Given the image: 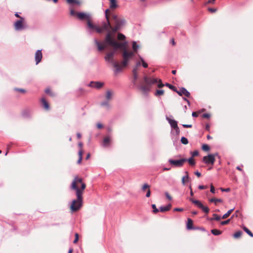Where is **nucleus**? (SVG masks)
<instances>
[{
	"label": "nucleus",
	"instance_id": "obj_1",
	"mask_svg": "<svg viewBox=\"0 0 253 253\" xmlns=\"http://www.w3.org/2000/svg\"><path fill=\"white\" fill-rule=\"evenodd\" d=\"M95 43L97 46L98 49L102 51L105 48H107L109 46L113 48V50L108 52L109 54L114 56L116 50L118 49H121L122 50L123 61L122 62V67H126L129 60L134 56V53L131 51H128L126 49V42L120 43L116 41L114 36L109 32L106 35L104 41L100 42L97 41H95Z\"/></svg>",
	"mask_w": 253,
	"mask_h": 253
},
{
	"label": "nucleus",
	"instance_id": "obj_2",
	"mask_svg": "<svg viewBox=\"0 0 253 253\" xmlns=\"http://www.w3.org/2000/svg\"><path fill=\"white\" fill-rule=\"evenodd\" d=\"M105 17L107 22H104L101 27H95V30L98 33L104 31L108 33L110 32L114 36V33L120 30L124 20L119 18L117 15L111 13L109 9L105 10Z\"/></svg>",
	"mask_w": 253,
	"mask_h": 253
},
{
	"label": "nucleus",
	"instance_id": "obj_3",
	"mask_svg": "<svg viewBox=\"0 0 253 253\" xmlns=\"http://www.w3.org/2000/svg\"><path fill=\"white\" fill-rule=\"evenodd\" d=\"M157 82H159L158 84L159 88H162L165 85V84L162 83V81L160 79L158 80L157 78L144 76L143 81L140 84L139 88L143 94L147 95L151 91L152 85Z\"/></svg>",
	"mask_w": 253,
	"mask_h": 253
},
{
	"label": "nucleus",
	"instance_id": "obj_4",
	"mask_svg": "<svg viewBox=\"0 0 253 253\" xmlns=\"http://www.w3.org/2000/svg\"><path fill=\"white\" fill-rule=\"evenodd\" d=\"M72 188L75 189L77 199L73 200L70 206V210L71 212H75L79 211L82 206L83 198V195L85 189V185L83 184L81 190L77 188L75 182L73 183Z\"/></svg>",
	"mask_w": 253,
	"mask_h": 253
},
{
	"label": "nucleus",
	"instance_id": "obj_5",
	"mask_svg": "<svg viewBox=\"0 0 253 253\" xmlns=\"http://www.w3.org/2000/svg\"><path fill=\"white\" fill-rule=\"evenodd\" d=\"M77 16L78 18L81 20H86L87 21V25L88 27L91 29H95V27H98L97 26H95L93 25L90 20V16L88 14L83 13V12H78L77 13Z\"/></svg>",
	"mask_w": 253,
	"mask_h": 253
},
{
	"label": "nucleus",
	"instance_id": "obj_6",
	"mask_svg": "<svg viewBox=\"0 0 253 253\" xmlns=\"http://www.w3.org/2000/svg\"><path fill=\"white\" fill-rule=\"evenodd\" d=\"M105 59L106 61H109L111 63H112L114 67L116 69L117 71H119L122 69L123 67L122 64L120 65L118 62H115L113 60V57L111 56V55L109 54V53H107L105 57Z\"/></svg>",
	"mask_w": 253,
	"mask_h": 253
},
{
	"label": "nucleus",
	"instance_id": "obj_7",
	"mask_svg": "<svg viewBox=\"0 0 253 253\" xmlns=\"http://www.w3.org/2000/svg\"><path fill=\"white\" fill-rule=\"evenodd\" d=\"M75 182L76 187L77 189L81 190L82 188V185L84 184L85 185V188H86V184L83 182V180L81 177L79 176H75L72 182L71 185V188L75 191V189L72 188L73 183Z\"/></svg>",
	"mask_w": 253,
	"mask_h": 253
},
{
	"label": "nucleus",
	"instance_id": "obj_8",
	"mask_svg": "<svg viewBox=\"0 0 253 253\" xmlns=\"http://www.w3.org/2000/svg\"><path fill=\"white\" fill-rule=\"evenodd\" d=\"M190 201H191L193 204L196 205L199 208L203 210L204 212L206 213H208L210 209L208 207L204 206L200 201L194 200L192 198H190Z\"/></svg>",
	"mask_w": 253,
	"mask_h": 253
},
{
	"label": "nucleus",
	"instance_id": "obj_9",
	"mask_svg": "<svg viewBox=\"0 0 253 253\" xmlns=\"http://www.w3.org/2000/svg\"><path fill=\"white\" fill-rule=\"evenodd\" d=\"M169 163L175 167H181L183 166L184 163L187 162V159L183 158L178 160H173L169 159Z\"/></svg>",
	"mask_w": 253,
	"mask_h": 253
},
{
	"label": "nucleus",
	"instance_id": "obj_10",
	"mask_svg": "<svg viewBox=\"0 0 253 253\" xmlns=\"http://www.w3.org/2000/svg\"><path fill=\"white\" fill-rule=\"evenodd\" d=\"M215 161V157L214 155L209 154L208 156L204 157L203 161L206 164L213 165Z\"/></svg>",
	"mask_w": 253,
	"mask_h": 253
},
{
	"label": "nucleus",
	"instance_id": "obj_11",
	"mask_svg": "<svg viewBox=\"0 0 253 253\" xmlns=\"http://www.w3.org/2000/svg\"><path fill=\"white\" fill-rule=\"evenodd\" d=\"M24 19L23 18H21V19L16 21L14 24L15 29L17 31H19L24 29Z\"/></svg>",
	"mask_w": 253,
	"mask_h": 253
},
{
	"label": "nucleus",
	"instance_id": "obj_12",
	"mask_svg": "<svg viewBox=\"0 0 253 253\" xmlns=\"http://www.w3.org/2000/svg\"><path fill=\"white\" fill-rule=\"evenodd\" d=\"M167 120L168 121L171 127L173 128L175 130L177 134H179L180 131L177 126V122L174 120L168 118H167Z\"/></svg>",
	"mask_w": 253,
	"mask_h": 253
},
{
	"label": "nucleus",
	"instance_id": "obj_13",
	"mask_svg": "<svg viewBox=\"0 0 253 253\" xmlns=\"http://www.w3.org/2000/svg\"><path fill=\"white\" fill-rule=\"evenodd\" d=\"M176 92L180 96H182L183 95H185V96L188 97L190 95V93L189 92H188L185 88L182 87L179 90H177L176 91Z\"/></svg>",
	"mask_w": 253,
	"mask_h": 253
},
{
	"label": "nucleus",
	"instance_id": "obj_14",
	"mask_svg": "<svg viewBox=\"0 0 253 253\" xmlns=\"http://www.w3.org/2000/svg\"><path fill=\"white\" fill-rule=\"evenodd\" d=\"M42 57V55L41 50H38L36 51L35 54V60L36 62V64L39 63Z\"/></svg>",
	"mask_w": 253,
	"mask_h": 253
},
{
	"label": "nucleus",
	"instance_id": "obj_15",
	"mask_svg": "<svg viewBox=\"0 0 253 253\" xmlns=\"http://www.w3.org/2000/svg\"><path fill=\"white\" fill-rule=\"evenodd\" d=\"M103 85V83L98 82H91L89 86L95 88H100Z\"/></svg>",
	"mask_w": 253,
	"mask_h": 253
},
{
	"label": "nucleus",
	"instance_id": "obj_16",
	"mask_svg": "<svg viewBox=\"0 0 253 253\" xmlns=\"http://www.w3.org/2000/svg\"><path fill=\"white\" fill-rule=\"evenodd\" d=\"M185 174L186 175L182 178V183L183 185H185L186 183L188 182L190 179L188 175V172L186 171Z\"/></svg>",
	"mask_w": 253,
	"mask_h": 253
},
{
	"label": "nucleus",
	"instance_id": "obj_17",
	"mask_svg": "<svg viewBox=\"0 0 253 253\" xmlns=\"http://www.w3.org/2000/svg\"><path fill=\"white\" fill-rule=\"evenodd\" d=\"M110 1V8L111 9H115L118 7L116 0H109Z\"/></svg>",
	"mask_w": 253,
	"mask_h": 253
},
{
	"label": "nucleus",
	"instance_id": "obj_18",
	"mask_svg": "<svg viewBox=\"0 0 253 253\" xmlns=\"http://www.w3.org/2000/svg\"><path fill=\"white\" fill-rule=\"evenodd\" d=\"M41 102H42V103L43 107L44 108V109L45 110H48L49 109V105L48 102L46 101V100L44 98H42L41 99Z\"/></svg>",
	"mask_w": 253,
	"mask_h": 253
},
{
	"label": "nucleus",
	"instance_id": "obj_19",
	"mask_svg": "<svg viewBox=\"0 0 253 253\" xmlns=\"http://www.w3.org/2000/svg\"><path fill=\"white\" fill-rule=\"evenodd\" d=\"M171 208V205L169 204L166 207H161L160 209V211L164 212L167 211H169Z\"/></svg>",
	"mask_w": 253,
	"mask_h": 253
},
{
	"label": "nucleus",
	"instance_id": "obj_20",
	"mask_svg": "<svg viewBox=\"0 0 253 253\" xmlns=\"http://www.w3.org/2000/svg\"><path fill=\"white\" fill-rule=\"evenodd\" d=\"M187 228L188 229H193V220L191 218L187 219Z\"/></svg>",
	"mask_w": 253,
	"mask_h": 253
},
{
	"label": "nucleus",
	"instance_id": "obj_21",
	"mask_svg": "<svg viewBox=\"0 0 253 253\" xmlns=\"http://www.w3.org/2000/svg\"><path fill=\"white\" fill-rule=\"evenodd\" d=\"M211 203H214L215 205H217V203H222L223 200L221 199L211 198L210 200Z\"/></svg>",
	"mask_w": 253,
	"mask_h": 253
},
{
	"label": "nucleus",
	"instance_id": "obj_22",
	"mask_svg": "<svg viewBox=\"0 0 253 253\" xmlns=\"http://www.w3.org/2000/svg\"><path fill=\"white\" fill-rule=\"evenodd\" d=\"M110 141V139L109 136L105 137L103 141V145L105 146H107L109 145Z\"/></svg>",
	"mask_w": 253,
	"mask_h": 253
},
{
	"label": "nucleus",
	"instance_id": "obj_23",
	"mask_svg": "<svg viewBox=\"0 0 253 253\" xmlns=\"http://www.w3.org/2000/svg\"><path fill=\"white\" fill-rule=\"evenodd\" d=\"M45 92L51 97H54L55 96V93L52 91L50 88L46 89Z\"/></svg>",
	"mask_w": 253,
	"mask_h": 253
},
{
	"label": "nucleus",
	"instance_id": "obj_24",
	"mask_svg": "<svg viewBox=\"0 0 253 253\" xmlns=\"http://www.w3.org/2000/svg\"><path fill=\"white\" fill-rule=\"evenodd\" d=\"M233 210H234L233 209H231V210H229L225 214H224L222 216V218L226 219L227 217H228L229 216V215L231 214V213L232 212Z\"/></svg>",
	"mask_w": 253,
	"mask_h": 253
},
{
	"label": "nucleus",
	"instance_id": "obj_25",
	"mask_svg": "<svg viewBox=\"0 0 253 253\" xmlns=\"http://www.w3.org/2000/svg\"><path fill=\"white\" fill-rule=\"evenodd\" d=\"M67 2L69 4H75L80 5L81 2L79 0H66Z\"/></svg>",
	"mask_w": 253,
	"mask_h": 253
},
{
	"label": "nucleus",
	"instance_id": "obj_26",
	"mask_svg": "<svg viewBox=\"0 0 253 253\" xmlns=\"http://www.w3.org/2000/svg\"><path fill=\"white\" fill-rule=\"evenodd\" d=\"M138 48V45H137L136 42H132V49L133 50V51H132L134 54L135 53L137 52V50Z\"/></svg>",
	"mask_w": 253,
	"mask_h": 253
},
{
	"label": "nucleus",
	"instance_id": "obj_27",
	"mask_svg": "<svg viewBox=\"0 0 253 253\" xmlns=\"http://www.w3.org/2000/svg\"><path fill=\"white\" fill-rule=\"evenodd\" d=\"M243 230L251 237H253V233L246 226L243 227Z\"/></svg>",
	"mask_w": 253,
	"mask_h": 253
},
{
	"label": "nucleus",
	"instance_id": "obj_28",
	"mask_svg": "<svg viewBox=\"0 0 253 253\" xmlns=\"http://www.w3.org/2000/svg\"><path fill=\"white\" fill-rule=\"evenodd\" d=\"M164 91L163 90L158 89L155 93V95L156 96H160L164 95Z\"/></svg>",
	"mask_w": 253,
	"mask_h": 253
},
{
	"label": "nucleus",
	"instance_id": "obj_29",
	"mask_svg": "<svg viewBox=\"0 0 253 253\" xmlns=\"http://www.w3.org/2000/svg\"><path fill=\"white\" fill-rule=\"evenodd\" d=\"M211 232L214 235H219L221 234L222 231L218 229H214L211 230Z\"/></svg>",
	"mask_w": 253,
	"mask_h": 253
},
{
	"label": "nucleus",
	"instance_id": "obj_30",
	"mask_svg": "<svg viewBox=\"0 0 253 253\" xmlns=\"http://www.w3.org/2000/svg\"><path fill=\"white\" fill-rule=\"evenodd\" d=\"M113 94L111 90H107L106 92V97L107 100H110L111 99L112 95Z\"/></svg>",
	"mask_w": 253,
	"mask_h": 253
},
{
	"label": "nucleus",
	"instance_id": "obj_31",
	"mask_svg": "<svg viewBox=\"0 0 253 253\" xmlns=\"http://www.w3.org/2000/svg\"><path fill=\"white\" fill-rule=\"evenodd\" d=\"M242 234V232L241 231H239L235 233L233 235V237L234 238L237 239L241 237Z\"/></svg>",
	"mask_w": 253,
	"mask_h": 253
},
{
	"label": "nucleus",
	"instance_id": "obj_32",
	"mask_svg": "<svg viewBox=\"0 0 253 253\" xmlns=\"http://www.w3.org/2000/svg\"><path fill=\"white\" fill-rule=\"evenodd\" d=\"M187 161L188 162V163H189V164L191 166H193L195 165V162L194 159H193V157H191L189 159H188V160L187 159Z\"/></svg>",
	"mask_w": 253,
	"mask_h": 253
},
{
	"label": "nucleus",
	"instance_id": "obj_33",
	"mask_svg": "<svg viewBox=\"0 0 253 253\" xmlns=\"http://www.w3.org/2000/svg\"><path fill=\"white\" fill-rule=\"evenodd\" d=\"M165 85H166L167 86H168L170 89H172L174 91H175V92L177 91V89H176V87H175L174 86H173L169 84H168V83H167L165 84Z\"/></svg>",
	"mask_w": 253,
	"mask_h": 253
},
{
	"label": "nucleus",
	"instance_id": "obj_34",
	"mask_svg": "<svg viewBox=\"0 0 253 253\" xmlns=\"http://www.w3.org/2000/svg\"><path fill=\"white\" fill-rule=\"evenodd\" d=\"M221 219V217L217 215V214H213V218L211 219V220H215L216 221H219Z\"/></svg>",
	"mask_w": 253,
	"mask_h": 253
},
{
	"label": "nucleus",
	"instance_id": "obj_35",
	"mask_svg": "<svg viewBox=\"0 0 253 253\" xmlns=\"http://www.w3.org/2000/svg\"><path fill=\"white\" fill-rule=\"evenodd\" d=\"M181 142L182 144L186 145L188 143V139L185 137H182L181 138Z\"/></svg>",
	"mask_w": 253,
	"mask_h": 253
},
{
	"label": "nucleus",
	"instance_id": "obj_36",
	"mask_svg": "<svg viewBox=\"0 0 253 253\" xmlns=\"http://www.w3.org/2000/svg\"><path fill=\"white\" fill-rule=\"evenodd\" d=\"M202 150L205 151H208L210 150V147L207 144H204L202 146Z\"/></svg>",
	"mask_w": 253,
	"mask_h": 253
},
{
	"label": "nucleus",
	"instance_id": "obj_37",
	"mask_svg": "<svg viewBox=\"0 0 253 253\" xmlns=\"http://www.w3.org/2000/svg\"><path fill=\"white\" fill-rule=\"evenodd\" d=\"M150 188V186L148 184H144L143 185L142 187V190L143 191H145L147 189H149Z\"/></svg>",
	"mask_w": 253,
	"mask_h": 253
},
{
	"label": "nucleus",
	"instance_id": "obj_38",
	"mask_svg": "<svg viewBox=\"0 0 253 253\" xmlns=\"http://www.w3.org/2000/svg\"><path fill=\"white\" fill-rule=\"evenodd\" d=\"M140 59L141 60V62H142V65L143 67L144 68H147L148 67V64L144 61L143 59L140 57Z\"/></svg>",
	"mask_w": 253,
	"mask_h": 253
},
{
	"label": "nucleus",
	"instance_id": "obj_39",
	"mask_svg": "<svg viewBox=\"0 0 253 253\" xmlns=\"http://www.w3.org/2000/svg\"><path fill=\"white\" fill-rule=\"evenodd\" d=\"M152 208L153 209V212L154 213H156L159 211L158 209L156 208V206L155 204L152 205Z\"/></svg>",
	"mask_w": 253,
	"mask_h": 253
},
{
	"label": "nucleus",
	"instance_id": "obj_40",
	"mask_svg": "<svg viewBox=\"0 0 253 253\" xmlns=\"http://www.w3.org/2000/svg\"><path fill=\"white\" fill-rule=\"evenodd\" d=\"M14 90H15L16 91L19 92L21 93H25L26 92V90L22 88H15Z\"/></svg>",
	"mask_w": 253,
	"mask_h": 253
},
{
	"label": "nucleus",
	"instance_id": "obj_41",
	"mask_svg": "<svg viewBox=\"0 0 253 253\" xmlns=\"http://www.w3.org/2000/svg\"><path fill=\"white\" fill-rule=\"evenodd\" d=\"M118 38L119 40H124L125 39V36L121 33H119Z\"/></svg>",
	"mask_w": 253,
	"mask_h": 253
},
{
	"label": "nucleus",
	"instance_id": "obj_42",
	"mask_svg": "<svg viewBox=\"0 0 253 253\" xmlns=\"http://www.w3.org/2000/svg\"><path fill=\"white\" fill-rule=\"evenodd\" d=\"M75 238L73 241V243H74V244H76L78 242L79 235L78 233H75Z\"/></svg>",
	"mask_w": 253,
	"mask_h": 253
},
{
	"label": "nucleus",
	"instance_id": "obj_43",
	"mask_svg": "<svg viewBox=\"0 0 253 253\" xmlns=\"http://www.w3.org/2000/svg\"><path fill=\"white\" fill-rule=\"evenodd\" d=\"M200 111H198V112H193L192 113V116H193V117H197L199 116V115L200 114Z\"/></svg>",
	"mask_w": 253,
	"mask_h": 253
},
{
	"label": "nucleus",
	"instance_id": "obj_44",
	"mask_svg": "<svg viewBox=\"0 0 253 253\" xmlns=\"http://www.w3.org/2000/svg\"><path fill=\"white\" fill-rule=\"evenodd\" d=\"M229 222H230V219H228L225 221H221L220 222V224L222 225H224L228 224L229 223Z\"/></svg>",
	"mask_w": 253,
	"mask_h": 253
},
{
	"label": "nucleus",
	"instance_id": "obj_45",
	"mask_svg": "<svg viewBox=\"0 0 253 253\" xmlns=\"http://www.w3.org/2000/svg\"><path fill=\"white\" fill-rule=\"evenodd\" d=\"M83 153H84V152H83V149H80L78 152V155H79V157L83 158Z\"/></svg>",
	"mask_w": 253,
	"mask_h": 253
},
{
	"label": "nucleus",
	"instance_id": "obj_46",
	"mask_svg": "<svg viewBox=\"0 0 253 253\" xmlns=\"http://www.w3.org/2000/svg\"><path fill=\"white\" fill-rule=\"evenodd\" d=\"M202 116L204 118L209 119L211 115L210 114L205 113Z\"/></svg>",
	"mask_w": 253,
	"mask_h": 253
},
{
	"label": "nucleus",
	"instance_id": "obj_47",
	"mask_svg": "<svg viewBox=\"0 0 253 253\" xmlns=\"http://www.w3.org/2000/svg\"><path fill=\"white\" fill-rule=\"evenodd\" d=\"M211 192L212 193H215V188L214 187V186H213V185L212 184H211V190H210Z\"/></svg>",
	"mask_w": 253,
	"mask_h": 253
},
{
	"label": "nucleus",
	"instance_id": "obj_48",
	"mask_svg": "<svg viewBox=\"0 0 253 253\" xmlns=\"http://www.w3.org/2000/svg\"><path fill=\"white\" fill-rule=\"evenodd\" d=\"M199 154V153L197 151H195L194 152H192V157H196L197 156H198Z\"/></svg>",
	"mask_w": 253,
	"mask_h": 253
},
{
	"label": "nucleus",
	"instance_id": "obj_49",
	"mask_svg": "<svg viewBox=\"0 0 253 253\" xmlns=\"http://www.w3.org/2000/svg\"><path fill=\"white\" fill-rule=\"evenodd\" d=\"M77 13L78 12H76L73 9H71V10H70V14L72 16H74V15L77 16Z\"/></svg>",
	"mask_w": 253,
	"mask_h": 253
},
{
	"label": "nucleus",
	"instance_id": "obj_50",
	"mask_svg": "<svg viewBox=\"0 0 253 253\" xmlns=\"http://www.w3.org/2000/svg\"><path fill=\"white\" fill-rule=\"evenodd\" d=\"M220 190L223 192H229L230 191V189L229 188L226 189L220 188Z\"/></svg>",
	"mask_w": 253,
	"mask_h": 253
},
{
	"label": "nucleus",
	"instance_id": "obj_51",
	"mask_svg": "<svg viewBox=\"0 0 253 253\" xmlns=\"http://www.w3.org/2000/svg\"><path fill=\"white\" fill-rule=\"evenodd\" d=\"M207 187H208L207 186H204V185H200L198 187L199 189L200 190L206 189V188H207Z\"/></svg>",
	"mask_w": 253,
	"mask_h": 253
},
{
	"label": "nucleus",
	"instance_id": "obj_52",
	"mask_svg": "<svg viewBox=\"0 0 253 253\" xmlns=\"http://www.w3.org/2000/svg\"><path fill=\"white\" fill-rule=\"evenodd\" d=\"M185 128H191L192 127V125H182Z\"/></svg>",
	"mask_w": 253,
	"mask_h": 253
},
{
	"label": "nucleus",
	"instance_id": "obj_53",
	"mask_svg": "<svg viewBox=\"0 0 253 253\" xmlns=\"http://www.w3.org/2000/svg\"><path fill=\"white\" fill-rule=\"evenodd\" d=\"M173 211H182L183 209L182 208H175Z\"/></svg>",
	"mask_w": 253,
	"mask_h": 253
},
{
	"label": "nucleus",
	"instance_id": "obj_54",
	"mask_svg": "<svg viewBox=\"0 0 253 253\" xmlns=\"http://www.w3.org/2000/svg\"><path fill=\"white\" fill-rule=\"evenodd\" d=\"M96 126L98 129H101L103 127V125L100 123H97Z\"/></svg>",
	"mask_w": 253,
	"mask_h": 253
},
{
	"label": "nucleus",
	"instance_id": "obj_55",
	"mask_svg": "<svg viewBox=\"0 0 253 253\" xmlns=\"http://www.w3.org/2000/svg\"><path fill=\"white\" fill-rule=\"evenodd\" d=\"M150 195H151V191H150V189H148V190L147 191L146 196L147 197H149L150 196Z\"/></svg>",
	"mask_w": 253,
	"mask_h": 253
},
{
	"label": "nucleus",
	"instance_id": "obj_56",
	"mask_svg": "<svg viewBox=\"0 0 253 253\" xmlns=\"http://www.w3.org/2000/svg\"><path fill=\"white\" fill-rule=\"evenodd\" d=\"M137 70H138V68L135 67L133 68V71H132L133 74H138L137 73Z\"/></svg>",
	"mask_w": 253,
	"mask_h": 253
},
{
	"label": "nucleus",
	"instance_id": "obj_57",
	"mask_svg": "<svg viewBox=\"0 0 253 253\" xmlns=\"http://www.w3.org/2000/svg\"><path fill=\"white\" fill-rule=\"evenodd\" d=\"M208 10H209V11H210L211 12H214L216 11V9H214L212 8H209Z\"/></svg>",
	"mask_w": 253,
	"mask_h": 253
},
{
	"label": "nucleus",
	"instance_id": "obj_58",
	"mask_svg": "<svg viewBox=\"0 0 253 253\" xmlns=\"http://www.w3.org/2000/svg\"><path fill=\"white\" fill-rule=\"evenodd\" d=\"M210 128V124H207L206 125V129L207 130L209 131Z\"/></svg>",
	"mask_w": 253,
	"mask_h": 253
},
{
	"label": "nucleus",
	"instance_id": "obj_59",
	"mask_svg": "<svg viewBox=\"0 0 253 253\" xmlns=\"http://www.w3.org/2000/svg\"><path fill=\"white\" fill-rule=\"evenodd\" d=\"M195 174L198 177H200L201 176V174L199 171H196L195 172Z\"/></svg>",
	"mask_w": 253,
	"mask_h": 253
},
{
	"label": "nucleus",
	"instance_id": "obj_60",
	"mask_svg": "<svg viewBox=\"0 0 253 253\" xmlns=\"http://www.w3.org/2000/svg\"><path fill=\"white\" fill-rule=\"evenodd\" d=\"M166 196L169 200H170L171 199V197L169 194L168 193H166Z\"/></svg>",
	"mask_w": 253,
	"mask_h": 253
},
{
	"label": "nucleus",
	"instance_id": "obj_61",
	"mask_svg": "<svg viewBox=\"0 0 253 253\" xmlns=\"http://www.w3.org/2000/svg\"><path fill=\"white\" fill-rule=\"evenodd\" d=\"M170 42L172 44V45H175V41H174V39H172L171 40H170Z\"/></svg>",
	"mask_w": 253,
	"mask_h": 253
},
{
	"label": "nucleus",
	"instance_id": "obj_62",
	"mask_svg": "<svg viewBox=\"0 0 253 253\" xmlns=\"http://www.w3.org/2000/svg\"><path fill=\"white\" fill-rule=\"evenodd\" d=\"M78 146H79V147L80 148V149H83L82 147H83V143L82 142H79L78 143Z\"/></svg>",
	"mask_w": 253,
	"mask_h": 253
},
{
	"label": "nucleus",
	"instance_id": "obj_63",
	"mask_svg": "<svg viewBox=\"0 0 253 253\" xmlns=\"http://www.w3.org/2000/svg\"><path fill=\"white\" fill-rule=\"evenodd\" d=\"M77 136L78 139H80L82 137V135L80 133H77Z\"/></svg>",
	"mask_w": 253,
	"mask_h": 253
},
{
	"label": "nucleus",
	"instance_id": "obj_64",
	"mask_svg": "<svg viewBox=\"0 0 253 253\" xmlns=\"http://www.w3.org/2000/svg\"><path fill=\"white\" fill-rule=\"evenodd\" d=\"M82 159H83V158H82V157H81V158L79 157V160H78V162H77V163H78V164H81V162H82Z\"/></svg>",
	"mask_w": 253,
	"mask_h": 253
}]
</instances>
